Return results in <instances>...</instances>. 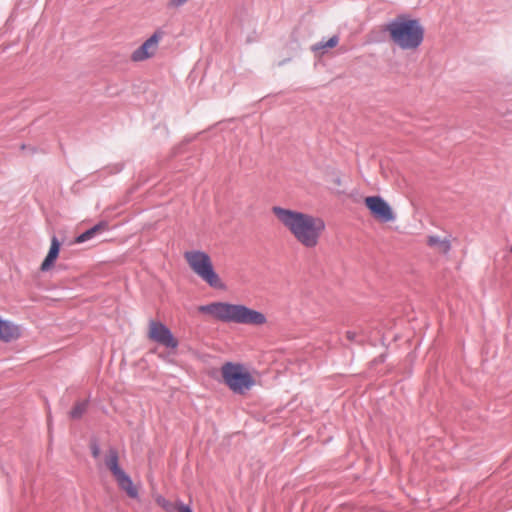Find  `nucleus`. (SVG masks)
<instances>
[{
	"instance_id": "nucleus-1",
	"label": "nucleus",
	"mask_w": 512,
	"mask_h": 512,
	"mask_svg": "<svg viewBox=\"0 0 512 512\" xmlns=\"http://www.w3.org/2000/svg\"><path fill=\"white\" fill-rule=\"evenodd\" d=\"M272 211L304 247L313 248L318 244L319 238L325 230L323 219L279 206L273 207Z\"/></svg>"
},
{
	"instance_id": "nucleus-2",
	"label": "nucleus",
	"mask_w": 512,
	"mask_h": 512,
	"mask_svg": "<svg viewBox=\"0 0 512 512\" xmlns=\"http://www.w3.org/2000/svg\"><path fill=\"white\" fill-rule=\"evenodd\" d=\"M382 33L402 50H416L424 40V28L416 18L400 14L382 26Z\"/></svg>"
},
{
	"instance_id": "nucleus-3",
	"label": "nucleus",
	"mask_w": 512,
	"mask_h": 512,
	"mask_svg": "<svg viewBox=\"0 0 512 512\" xmlns=\"http://www.w3.org/2000/svg\"><path fill=\"white\" fill-rule=\"evenodd\" d=\"M199 311L214 316L222 322L260 326L267 322L266 316L242 304L213 302L199 307Z\"/></svg>"
},
{
	"instance_id": "nucleus-4",
	"label": "nucleus",
	"mask_w": 512,
	"mask_h": 512,
	"mask_svg": "<svg viewBox=\"0 0 512 512\" xmlns=\"http://www.w3.org/2000/svg\"><path fill=\"white\" fill-rule=\"evenodd\" d=\"M184 258L192 271L210 287L216 289L224 288V284L215 272L210 256L206 252L200 250L186 251Z\"/></svg>"
},
{
	"instance_id": "nucleus-5",
	"label": "nucleus",
	"mask_w": 512,
	"mask_h": 512,
	"mask_svg": "<svg viewBox=\"0 0 512 512\" xmlns=\"http://www.w3.org/2000/svg\"><path fill=\"white\" fill-rule=\"evenodd\" d=\"M221 374L225 385L235 394L243 395L255 385L251 373L240 363H224Z\"/></svg>"
},
{
	"instance_id": "nucleus-6",
	"label": "nucleus",
	"mask_w": 512,
	"mask_h": 512,
	"mask_svg": "<svg viewBox=\"0 0 512 512\" xmlns=\"http://www.w3.org/2000/svg\"><path fill=\"white\" fill-rule=\"evenodd\" d=\"M149 338L166 348L175 349L178 347V340L173 336L171 330L159 321L151 320L149 324Z\"/></svg>"
},
{
	"instance_id": "nucleus-7",
	"label": "nucleus",
	"mask_w": 512,
	"mask_h": 512,
	"mask_svg": "<svg viewBox=\"0 0 512 512\" xmlns=\"http://www.w3.org/2000/svg\"><path fill=\"white\" fill-rule=\"evenodd\" d=\"M364 203L370 213L381 222L387 223L395 219V214L390 205L380 196H368Z\"/></svg>"
},
{
	"instance_id": "nucleus-8",
	"label": "nucleus",
	"mask_w": 512,
	"mask_h": 512,
	"mask_svg": "<svg viewBox=\"0 0 512 512\" xmlns=\"http://www.w3.org/2000/svg\"><path fill=\"white\" fill-rule=\"evenodd\" d=\"M162 37V31H155L146 41H144L141 44V46H139L136 50L133 51V53L131 54V60L134 62H140L154 56L159 41L162 39Z\"/></svg>"
},
{
	"instance_id": "nucleus-9",
	"label": "nucleus",
	"mask_w": 512,
	"mask_h": 512,
	"mask_svg": "<svg viewBox=\"0 0 512 512\" xmlns=\"http://www.w3.org/2000/svg\"><path fill=\"white\" fill-rule=\"evenodd\" d=\"M60 247H61V242L54 235L51 238V246L49 248V251L41 264V267H40L41 271L46 272L54 265V262L56 261V259L59 256Z\"/></svg>"
},
{
	"instance_id": "nucleus-10",
	"label": "nucleus",
	"mask_w": 512,
	"mask_h": 512,
	"mask_svg": "<svg viewBox=\"0 0 512 512\" xmlns=\"http://www.w3.org/2000/svg\"><path fill=\"white\" fill-rule=\"evenodd\" d=\"M119 488L126 492V494L132 498L136 499L138 498V490L134 486L133 481L131 477L124 471L118 476L114 477Z\"/></svg>"
},
{
	"instance_id": "nucleus-11",
	"label": "nucleus",
	"mask_w": 512,
	"mask_h": 512,
	"mask_svg": "<svg viewBox=\"0 0 512 512\" xmlns=\"http://www.w3.org/2000/svg\"><path fill=\"white\" fill-rule=\"evenodd\" d=\"M19 329L16 325L0 318V340L10 342L19 337Z\"/></svg>"
},
{
	"instance_id": "nucleus-12",
	"label": "nucleus",
	"mask_w": 512,
	"mask_h": 512,
	"mask_svg": "<svg viewBox=\"0 0 512 512\" xmlns=\"http://www.w3.org/2000/svg\"><path fill=\"white\" fill-rule=\"evenodd\" d=\"M104 463L114 477L124 472V470L119 466V456L116 448H109L108 453L105 456Z\"/></svg>"
},
{
	"instance_id": "nucleus-13",
	"label": "nucleus",
	"mask_w": 512,
	"mask_h": 512,
	"mask_svg": "<svg viewBox=\"0 0 512 512\" xmlns=\"http://www.w3.org/2000/svg\"><path fill=\"white\" fill-rule=\"evenodd\" d=\"M108 224L105 221H101L91 228L87 229L80 235H78L75 239L76 243H84L92 238H94L98 233L104 231L107 228Z\"/></svg>"
},
{
	"instance_id": "nucleus-14",
	"label": "nucleus",
	"mask_w": 512,
	"mask_h": 512,
	"mask_svg": "<svg viewBox=\"0 0 512 512\" xmlns=\"http://www.w3.org/2000/svg\"><path fill=\"white\" fill-rule=\"evenodd\" d=\"M427 244L431 247H438L443 253H448L451 249V244L448 239H441L436 235L429 236Z\"/></svg>"
},
{
	"instance_id": "nucleus-15",
	"label": "nucleus",
	"mask_w": 512,
	"mask_h": 512,
	"mask_svg": "<svg viewBox=\"0 0 512 512\" xmlns=\"http://www.w3.org/2000/svg\"><path fill=\"white\" fill-rule=\"evenodd\" d=\"M89 405V400L79 401L75 404V406L69 412V416L73 420L80 419L83 414L87 411Z\"/></svg>"
},
{
	"instance_id": "nucleus-16",
	"label": "nucleus",
	"mask_w": 512,
	"mask_h": 512,
	"mask_svg": "<svg viewBox=\"0 0 512 512\" xmlns=\"http://www.w3.org/2000/svg\"><path fill=\"white\" fill-rule=\"evenodd\" d=\"M339 42L338 36L334 35L330 39H328L326 42H319L313 46L314 51L318 50H325L329 48L335 47Z\"/></svg>"
},
{
	"instance_id": "nucleus-17",
	"label": "nucleus",
	"mask_w": 512,
	"mask_h": 512,
	"mask_svg": "<svg viewBox=\"0 0 512 512\" xmlns=\"http://www.w3.org/2000/svg\"><path fill=\"white\" fill-rule=\"evenodd\" d=\"M91 454L94 458H98L100 456V447L96 441H93L90 445Z\"/></svg>"
},
{
	"instance_id": "nucleus-18",
	"label": "nucleus",
	"mask_w": 512,
	"mask_h": 512,
	"mask_svg": "<svg viewBox=\"0 0 512 512\" xmlns=\"http://www.w3.org/2000/svg\"><path fill=\"white\" fill-rule=\"evenodd\" d=\"M346 338L351 341V342H357V343H360L362 342L363 340H358V334L354 331H347L346 332Z\"/></svg>"
},
{
	"instance_id": "nucleus-19",
	"label": "nucleus",
	"mask_w": 512,
	"mask_h": 512,
	"mask_svg": "<svg viewBox=\"0 0 512 512\" xmlns=\"http://www.w3.org/2000/svg\"><path fill=\"white\" fill-rule=\"evenodd\" d=\"M187 1H188V0H169L168 5H169L170 7H175V8H177V7H180V6L184 5Z\"/></svg>"
},
{
	"instance_id": "nucleus-20",
	"label": "nucleus",
	"mask_w": 512,
	"mask_h": 512,
	"mask_svg": "<svg viewBox=\"0 0 512 512\" xmlns=\"http://www.w3.org/2000/svg\"><path fill=\"white\" fill-rule=\"evenodd\" d=\"M179 512H193L192 508L188 505H185L183 503H180L178 507Z\"/></svg>"
},
{
	"instance_id": "nucleus-21",
	"label": "nucleus",
	"mask_w": 512,
	"mask_h": 512,
	"mask_svg": "<svg viewBox=\"0 0 512 512\" xmlns=\"http://www.w3.org/2000/svg\"><path fill=\"white\" fill-rule=\"evenodd\" d=\"M335 182H336L338 185H340V183H341V181H340V179H339V178H337Z\"/></svg>"
},
{
	"instance_id": "nucleus-22",
	"label": "nucleus",
	"mask_w": 512,
	"mask_h": 512,
	"mask_svg": "<svg viewBox=\"0 0 512 512\" xmlns=\"http://www.w3.org/2000/svg\"><path fill=\"white\" fill-rule=\"evenodd\" d=\"M122 170V165H119L118 169H117V172L121 171Z\"/></svg>"
},
{
	"instance_id": "nucleus-23",
	"label": "nucleus",
	"mask_w": 512,
	"mask_h": 512,
	"mask_svg": "<svg viewBox=\"0 0 512 512\" xmlns=\"http://www.w3.org/2000/svg\"><path fill=\"white\" fill-rule=\"evenodd\" d=\"M382 40H383V39H381V38H377V39H375V41H378V42H381Z\"/></svg>"
},
{
	"instance_id": "nucleus-24",
	"label": "nucleus",
	"mask_w": 512,
	"mask_h": 512,
	"mask_svg": "<svg viewBox=\"0 0 512 512\" xmlns=\"http://www.w3.org/2000/svg\"><path fill=\"white\" fill-rule=\"evenodd\" d=\"M510 251L512 252V245H511Z\"/></svg>"
}]
</instances>
